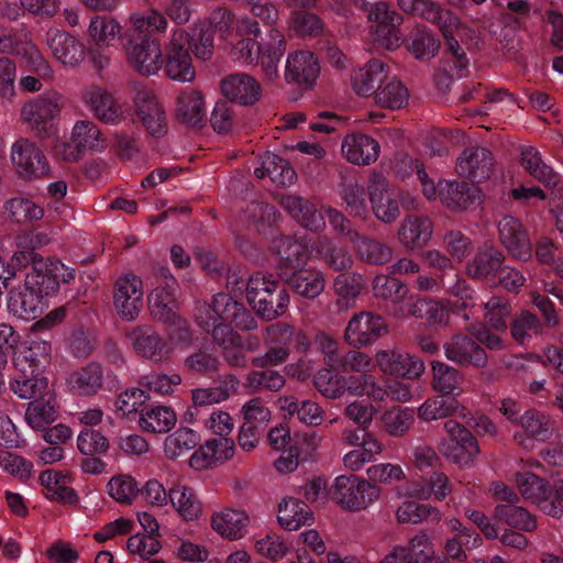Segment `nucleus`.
Instances as JSON below:
<instances>
[{
  "mask_svg": "<svg viewBox=\"0 0 563 563\" xmlns=\"http://www.w3.org/2000/svg\"><path fill=\"white\" fill-rule=\"evenodd\" d=\"M368 190L374 216L382 222H394L399 217V194L384 179L372 180Z\"/></svg>",
  "mask_w": 563,
  "mask_h": 563,
  "instance_id": "2f4dec72",
  "label": "nucleus"
},
{
  "mask_svg": "<svg viewBox=\"0 0 563 563\" xmlns=\"http://www.w3.org/2000/svg\"><path fill=\"white\" fill-rule=\"evenodd\" d=\"M14 55L19 56L22 59L23 66L33 71L36 76L45 80L53 79L54 71L48 60L40 49L26 38L15 48Z\"/></svg>",
  "mask_w": 563,
  "mask_h": 563,
  "instance_id": "680f3d73",
  "label": "nucleus"
},
{
  "mask_svg": "<svg viewBox=\"0 0 563 563\" xmlns=\"http://www.w3.org/2000/svg\"><path fill=\"white\" fill-rule=\"evenodd\" d=\"M444 429L449 438L439 445L441 454L462 468L473 466L479 454V446L472 433L454 420L445 421Z\"/></svg>",
  "mask_w": 563,
  "mask_h": 563,
  "instance_id": "9d476101",
  "label": "nucleus"
},
{
  "mask_svg": "<svg viewBox=\"0 0 563 563\" xmlns=\"http://www.w3.org/2000/svg\"><path fill=\"white\" fill-rule=\"evenodd\" d=\"M274 249L289 265L299 264L316 254L313 243L309 245L305 239L299 238L280 236L274 241Z\"/></svg>",
  "mask_w": 563,
  "mask_h": 563,
  "instance_id": "6e6d98bb",
  "label": "nucleus"
},
{
  "mask_svg": "<svg viewBox=\"0 0 563 563\" xmlns=\"http://www.w3.org/2000/svg\"><path fill=\"white\" fill-rule=\"evenodd\" d=\"M287 283L298 295L308 299L318 297L325 286L323 273L312 267L294 272Z\"/></svg>",
  "mask_w": 563,
  "mask_h": 563,
  "instance_id": "de8ad7c7",
  "label": "nucleus"
},
{
  "mask_svg": "<svg viewBox=\"0 0 563 563\" xmlns=\"http://www.w3.org/2000/svg\"><path fill=\"white\" fill-rule=\"evenodd\" d=\"M444 353L448 360L460 365H474L482 367L487 362L484 350L470 338L456 334L444 345Z\"/></svg>",
  "mask_w": 563,
  "mask_h": 563,
  "instance_id": "c9c22d12",
  "label": "nucleus"
},
{
  "mask_svg": "<svg viewBox=\"0 0 563 563\" xmlns=\"http://www.w3.org/2000/svg\"><path fill=\"white\" fill-rule=\"evenodd\" d=\"M169 504L177 516L186 522L198 521L203 515V504L192 487L178 484L168 489Z\"/></svg>",
  "mask_w": 563,
  "mask_h": 563,
  "instance_id": "f704fd0d",
  "label": "nucleus"
},
{
  "mask_svg": "<svg viewBox=\"0 0 563 563\" xmlns=\"http://www.w3.org/2000/svg\"><path fill=\"white\" fill-rule=\"evenodd\" d=\"M189 35L181 29H175L170 33L166 44V57L164 59L167 76L180 82H190L196 77L191 55L187 48Z\"/></svg>",
  "mask_w": 563,
  "mask_h": 563,
  "instance_id": "9b49d317",
  "label": "nucleus"
},
{
  "mask_svg": "<svg viewBox=\"0 0 563 563\" xmlns=\"http://www.w3.org/2000/svg\"><path fill=\"white\" fill-rule=\"evenodd\" d=\"M177 422L175 410L167 406H151L140 412L139 426L148 433H167Z\"/></svg>",
  "mask_w": 563,
  "mask_h": 563,
  "instance_id": "a18cd8bd",
  "label": "nucleus"
},
{
  "mask_svg": "<svg viewBox=\"0 0 563 563\" xmlns=\"http://www.w3.org/2000/svg\"><path fill=\"white\" fill-rule=\"evenodd\" d=\"M58 418V407L53 398L35 399L27 405L25 421L34 430H45Z\"/></svg>",
  "mask_w": 563,
  "mask_h": 563,
  "instance_id": "bf43d9fd",
  "label": "nucleus"
},
{
  "mask_svg": "<svg viewBox=\"0 0 563 563\" xmlns=\"http://www.w3.org/2000/svg\"><path fill=\"white\" fill-rule=\"evenodd\" d=\"M329 493L341 508L361 511L379 498L380 489L355 475H340L334 478Z\"/></svg>",
  "mask_w": 563,
  "mask_h": 563,
  "instance_id": "6e6552de",
  "label": "nucleus"
},
{
  "mask_svg": "<svg viewBox=\"0 0 563 563\" xmlns=\"http://www.w3.org/2000/svg\"><path fill=\"white\" fill-rule=\"evenodd\" d=\"M342 153L353 164L368 165L377 159L379 144L369 136L351 134L342 142Z\"/></svg>",
  "mask_w": 563,
  "mask_h": 563,
  "instance_id": "37998d69",
  "label": "nucleus"
},
{
  "mask_svg": "<svg viewBox=\"0 0 563 563\" xmlns=\"http://www.w3.org/2000/svg\"><path fill=\"white\" fill-rule=\"evenodd\" d=\"M439 198L442 205L452 211H464L481 202V191L477 187L463 181H439Z\"/></svg>",
  "mask_w": 563,
  "mask_h": 563,
  "instance_id": "7c9ffc66",
  "label": "nucleus"
},
{
  "mask_svg": "<svg viewBox=\"0 0 563 563\" xmlns=\"http://www.w3.org/2000/svg\"><path fill=\"white\" fill-rule=\"evenodd\" d=\"M13 265L31 264L24 283L12 288L7 296V309L13 317L36 320L48 308V297L60 283L75 278V271L58 260L43 258L33 251H18L12 255Z\"/></svg>",
  "mask_w": 563,
  "mask_h": 563,
  "instance_id": "f257e3e1",
  "label": "nucleus"
},
{
  "mask_svg": "<svg viewBox=\"0 0 563 563\" xmlns=\"http://www.w3.org/2000/svg\"><path fill=\"white\" fill-rule=\"evenodd\" d=\"M376 363L383 374L407 379H418L426 371L420 357L398 347L377 351Z\"/></svg>",
  "mask_w": 563,
  "mask_h": 563,
  "instance_id": "a211bd4d",
  "label": "nucleus"
},
{
  "mask_svg": "<svg viewBox=\"0 0 563 563\" xmlns=\"http://www.w3.org/2000/svg\"><path fill=\"white\" fill-rule=\"evenodd\" d=\"M398 5L404 12L438 25L449 51L456 59L459 71L466 68L468 62L460 41L477 40L479 35L474 27L463 22L453 11L430 0H398Z\"/></svg>",
  "mask_w": 563,
  "mask_h": 563,
  "instance_id": "7ed1b4c3",
  "label": "nucleus"
},
{
  "mask_svg": "<svg viewBox=\"0 0 563 563\" xmlns=\"http://www.w3.org/2000/svg\"><path fill=\"white\" fill-rule=\"evenodd\" d=\"M177 282L168 268L159 267L153 274L152 289L148 294V309L158 321L176 323L178 320L175 298Z\"/></svg>",
  "mask_w": 563,
  "mask_h": 563,
  "instance_id": "1a4fd4ad",
  "label": "nucleus"
},
{
  "mask_svg": "<svg viewBox=\"0 0 563 563\" xmlns=\"http://www.w3.org/2000/svg\"><path fill=\"white\" fill-rule=\"evenodd\" d=\"M80 101L103 123L118 124L122 119L121 104L111 92L100 86H85L80 91Z\"/></svg>",
  "mask_w": 563,
  "mask_h": 563,
  "instance_id": "412c9836",
  "label": "nucleus"
},
{
  "mask_svg": "<svg viewBox=\"0 0 563 563\" xmlns=\"http://www.w3.org/2000/svg\"><path fill=\"white\" fill-rule=\"evenodd\" d=\"M368 19L374 24L372 26L373 41L386 49H395L400 45V35L397 26L402 18L397 12L389 9L385 2H377L368 10Z\"/></svg>",
  "mask_w": 563,
  "mask_h": 563,
  "instance_id": "f3484780",
  "label": "nucleus"
},
{
  "mask_svg": "<svg viewBox=\"0 0 563 563\" xmlns=\"http://www.w3.org/2000/svg\"><path fill=\"white\" fill-rule=\"evenodd\" d=\"M499 239L509 254L519 261H528L532 255L530 241L520 222L511 217H504L498 223Z\"/></svg>",
  "mask_w": 563,
  "mask_h": 563,
  "instance_id": "473e14b6",
  "label": "nucleus"
},
{
  "mask_svg": "<svg viewBox=\"0 0 563 563\" xmlns=\"http://www.w3.org/2000/svg\"><path fill=\"white\" fill-rule=\"evenodd\" d=\"M106 146L101 131L89 120L77 121L71 130L69 142L55 146V154L65 161L78 159L85 151L101 150Z\"/></svg>",
  "mask_w": 563,
  "mask_h": 563,
  "instance_id": "ddd939ff",
  "label": "nucleus"
},
{
  "mask_svg": "<svg viewBox=\"0 0 563 563\" xmlns=\"http://www.w3.org/2000/svg\"><path fill=\"white\" fill-rule=\"evenodd\" d=\"M490 153L484 147L467 148L456 162V173L466 178L483 180L492 172Z\"/></svg>",
  "mask_w": 563,
  "mask_h": 563,
  "instance_id": "58836bf2",
  "label": "nucleus"
},
{
  "mask_svg": "<svg viewBox=\"0 0 563 563\" xmlns=\"http://www.w3.org/2000/svg\"><path fill=\"white\" fill-rule=\"evenodd\" d=\"M103 384V371L97 363L74 371L66 379L68 390L79 396L96 395Z\"/></svg>",
  "mask_w": 563,
  "mask_h": 563,
  "instance_id": "79ce46f5",
  "label": "nucleus"
},
{
  "mask_svg": "<svg viewBox=\"0 0 563 563\" xmlns=\"http://www.w3.org/2000/svg\"><path fill=\"white\" fill-rule=\"evenodd\" d=\"M432 223L428 218L409 217L399 230V241L408 249L422 247L432 235Z\"/></svg>",
  "mask_w": 563,
  "mask_h": 563,
  "instance_id": "3c124183",
  "label": "nucleus"
},
{
  "mask_svg": "<svg viewBox=\"0 0 563 563\" xmlns=\"http://www.w3.org/2000/svg\"><path fill=\"white\" fill-rule=\"evenodd\" d=\"M319 73V64L311 52L299 51L288 55L285 71L288 81L311 87Z\"/></svg>",
  "mask_w": 563,
  "mask_h": 563,
  "instance_id": "e433bc0d",
  "label": "nucleus"
},
{
  "mask_svg": "<svg viewBox=\"0 0 563 563\" xmlns=\"http://www.w3.org/2000/svg\"><path fill=\"white\" fill-rule=\"evenodd\" d=\"M205 27L211 32H219L220 37L225 42L228 36L235 33L236 35L260 36L261 27L258 23L247 16L235 18L231 12L223 8L213 10Z\"/></svg>",
  "mask_w": 563,
  "mask_h": 563,
  "instance_id": "393cba45",
  "label": "nucleus"
},
{
  "mask_svg": "<svg viewBox=\"0 0 563 563\" xmlns=\"http://www.w3.org/2000/svg\"><path fill=\"white\" fill-rule=\"evenodd\" d=\"M514 482L522 497L534 504L544 515L561 518L563 516V481L549 485L543 478L530 472L515 474Z\"/></svg>",
  "mask_w": 563,
  "mask_h": 563,
  "instance_id": "423d86ee",
  "label": "nucleus"
},
{
  "mask_svg": "<svg viewBox=\"0 0 563 563\" xmlns=\"http://www.w3.org/2000/svg\"><path fill=\"white\" fill-rule=\"evenodd\" d=\"M433 556L430 537L420 532L407 543L390 547L377 563H432Z\"/></svg>",
  "mask_w": 563,
  "mask_h": 563,
  "instance_id": "4be33fe9",
  "label": "nucleus"
},
{
  "mask_svg": "<svg viewBox=\"0 0 563 563\" xmlns=\"http://www.w3.org/2000/svg\"><path fill=\"white\" fill-rule=\"evenodd\" d=\"M254 175L257 178L268 176L277 186L291 185L296 179V173L290 164L274 153L261 156L260 166L255 167Z\"/></svg>",
  "mask_w": 563,
  "mask_h": 563,
  "instance_id": "c03bdc74",
  "label": "nucleus"
},
{
  "mask_svg": "<svg viewBox=\"0 0 563 563\" xmlns=\"http://www.w3.org/2000/svg\"><path fill=\"white\" fill-rule=\"evenodd\" d=\"M280 205L300 225L310 231H319L325 225L323 216L316 206L300 197L285 195L280 198Z\"/></svg>",
  "mask_w": 563,
  "mask_h": 563,
  "instance_id": "a19ab883",
  "label": "nucleus"
},
{
  "mask_svg": "<svg viewBox=\"0 0 563 563\" xmlns=\"http://www.w3.org/2000/svg\"><path fill=\"white\" fill-rule=\"evenodd\" d=\"M107 493L117 503L131 505L140 494V486L130 474H119L109 479Z\"/></svg>",
  "mask_w": 563,
  "mask_h": 563,
  "instance_id": "774afa93",
  "label": "nucleus"
},
{
  "mask_svg": "<svg viewBox=\"0 0 563 563\" xmlns=\"http://www.w3.org/2000/svg\"><path fill=\"white\" fill-rule=\"evenodd\" d=\"M224 49L236 64L251 66L260 63L265 78L269 81L278 76L282 57L286 51L284 34L277 29H271L262 44L255 40L241 38L235 44L225 41Z\"/></svg>",
  "mask_w": 563,
  "mask_h": 563,
  "instance_id": "20e7f679",
  "label": "nucleus"
},
{
  "mask_svg": "<svg viewBox=\"0 0 563 563\" xmlns=\"http://www.w3.org/2000/svg\"><path fill=\"white\" fill-rule=\"evenodd\" d=\"M277 521L285 530L296 531L303 526H311L314 522V516L302 500L285 497L278 505Z\"/></svg>",
  "mask_w": 563,
  "mask_h": 563,
  "instance_id": "4c0bfd02",
  "label": "nucleus"
},
{
  "mask_svg": "<svg viewBox=\"0 0 563 563\" xmlns=\"http://www.w3.org/2000/svg\"><path fill=\"white\" fill-rule=\"evenodd\" d=\"M134 351L154 364L169 363L177 353L186 351L191 342V334L184 322L177 327L166 339L162 338L152 327L139 325L128 333Z\"/></svg>",
  "mask_w": 563,
  "mask_h": 563,
  "instance_id": "39448f33",
  "label": "nucleus"
},
{
  "mask_svg": "<svg viewBox=\"0 0 563 563\" xmlns=\"http://www.w3.org/2000/svg\"><path fill=\"white\" fill-rule=\"evenodd\" d=\"M313 251H316L314 257L323 260L328 266L336 271L350 268L353 262L345 249L325 238L313 242Z\"/></svg>",
  "mask_w": 563,
  "mask_h": 563,
  "instance_id": "e2e57ef3",
  "label": "nucleus"
},
{
  "mask_svg": "<svg viewBox=\"0 0 563 563\" xmlns=\"http://www.w3.org/2000/svg\"><path fill=\"white\" fill-rule=\"evenodd\" d=\"M122 26L118 20L108 15H93L87 27V37L89 44L103 51L113 45L121 36Z\"/></svg>",
  "mask_w": 563,
  "mask_h": 563,
  "instance_id": "ea45409f",
  "label": "nucleus"
},
{
  "mask_svg": "<svg viewBox=\"0 0 563 563\" xmlns=\"http://www.w3.org/2000/svg\"><path fill=\"white\" fill-rule=\"evenodd\" d=\"M143 283L139 276L126 274L118 278L113 292L117 313L123 320H135L143 306Z\"/></svg>",
  "mask_w": 563,
  "mask_h": 563,
  "instance_id": "6ab92c4d",
  "label": "nucleus"
},
{
  "mask_svg": "<svg viewBox=\"0 0 563 563\" xmlns=\"http://www.w3.org/2000/svg\"><path fill=\"white\" fill-rule=\"evenodd\" d=\"M522 429L514 434L516 442L525 449H532L534 441L543 442L551 437V421L540 411L529 409L518 419Z\"/></svg>",
  "mask_w": 563,
  "mask_h": 563,
  "instance_id": "c85d7f7f",
  "label": "nucleus"
},
{
  "mask_svg": "<svg viewBox=\"0 0 563 563\" xmlns=\"http://www.w3.org/2000/svg\"><path fill=\"white\" fill-rule=\"evenodd\" d=\"M129 21L135 33L143 34L145 36L165 32L168 24L164 14L155 9L133 12L129 18Z\"/></svg>",
  "mask_w": 563,
  "mask_h": 563,
  "instance_id": "338daca9",
  "label": "nucleus"
},
{
  "mask_svg": "<svg viewBox=\"0 0 563 563\" xmlns=\"http://www.w3.org/2000/svg\"><path fill=\"white\" fill-rule=\"evenodd\" d=\"M200 441L197 431L190 428H178L166 437L164 441V454L169 460H176L196 448Z\"/></svg>",
  "mask_w": 563,
  "mask_h": 563,
  "instance_id": "0e129e2a",
  "label": "nucleus"
},
{
  "mask_svg": "<svg viewBox=\"0 0 563 563\" xmlns=\"http://www.w3.org/2000/svg\"><path fill=\"white\" fill-rule=\"evenodd\" d=\"M235 454V443L231 438L211 439L197 449L189 459L194 470H208L230 461Z\"/></svg>",
  "mask_w": 563,
  "mask_h": 563,
  "instance_id": "bb28decb",
  "label": "nucleus"
},
{
  "mask_svg": "<svg viewBox=\"0 0 563 563\" xmlns=\"http://www.w3.org/2000/svg\"><path fill=\"white\" fill-rule=\"evenodd\" d=\"M460 410L465 411V407L457 400L432 396L418 407L417 413L420 420L431 422L459 413Z\"/></svg>",
  "mask_w": 563,
  "mask_h": 563,
  "instance_id": "5fc2aeb1",
  "label": "nucleus"
},
{
  "mask_svg": "<svg viewBox=\"0 0 563 563\" xmlns=\"http://www.w3.org/2000/svg\"><path fill=\"white\" fill-rule=\"evenodd\" d=\"M432 389L441 395L460 396L463 393L462 374L443 362H432Z\"/></svg>",
  "mask_w": 563,
  "mask_h": 563,
  "instance_id": "8fccbe9b",
  "label": "nucleus"
},
{
  "mask_svg": "<svg viewBox=\"0 0 563 563\" xmlns=\"http://www.w3.org/2000/svg\"><path fill=\"white\" fill-rule=\"evenodd\" d=\"M504 261L503 253L494 246L479 247L466 265V273L473 278L487 279L498 272Z\"/></svg>",
  "mask_w": 563,
  "mask_h": 563,
  "instance_id": "49530a36",
  "label": "nucleus"
},
{
  "mask_svg": "<svg viewBox=\"0 0 563 563\" xmlns=\"http://www.w3.org/2000/svg\"><path fill=\"white\" fill-rule=\"evenodd\" d=\"M380 421L388 435L400 438L411 429L415 412L408 407L394 406L382 413Z\"/></svg>",
  "mask_w": 563,
  "mask_h": 563,
  "instance_id": "052dcab7",
  "label": "nucleus"
},
{
  "mask_svg": "<svg viewBox=\"0 0 563 563\" xmlns=\"http://www.w3.org/2000/svg\"><path fill=\"white\" fill-rule=\"evenodd\" d=\"M10 161L16 175L26 180L43 178L49 174L44 153L27 139H19L11 145Z\"/></svg>",
  "mask_w": 563,
  "mask_h": 563,
  "instance_id": "f8f14e48",
  "label": "nucleus"
},
{
  "mask_svg": "<svg viewBox=\"0 0 563 563\" xmlns=\"http://www.w3.org/2000/svg\"><path fill=\"white\" fill-rule=\"evenodd\" d=\"M197 323L211 332L213 340L222 347L223 356L234 366L246 363L245 352L255 350L258 342L251 336L243 339L229 324L244 330L256 328L250 312L228 294H217L212 305H201L196 310Z\"/></svg>",
  "mask_w": 563,
  "mask_h": 563,
  "instance_id": "f03ea898",
  "label": "nucleus"
},
{
  "mask_svg": "<svg viewBox=\"0 0 563 563\" xmlns=\"http://www.w3.org/2000/svg\"><path fill=\"white\" fill-rule=\"evenodd\" d=\"M388 79V67L378 59H372L351 74V88L360 97H371Z\"/></svg>",
  "mask_w": 563,
  "mask_h": 563,
  "instance_id": "cd10ccee",
  "label": "nucleus"
},
{
  "mask_svg": "<svg viewBox=\"0 0 563 563\" xmlns=\"http://www.w3.org/2000/svg\"><path fill=\"white\" fill-rule=\"evenodd\" d=\"M521 166L536 179L547 187H554L559 183V176L550 166L543 163L541 155L533 146H525L520 153Z\"/></svg>",
  "mask_w": 563,
  "mask_h": 563,
  "instance_id": "4d7b16f0",
  "label": "nucleus"
},
{
  "mask_svg": "<svg viewBox=\"0 0 563 563\" xmlns=\"http://www.w3.org/2000/svg\"><path fill=\"white\" fill-rule=\"evenodd\" d=\"M71 476L68 472H59L55 470H46L40 474V483L47 488L48 498L52 500H60L66 503H76L77 495L73 488L68 486Z\"/></svg>",
  "mask_w": 563,
  "mask_h": 563,
  "instance_id": "864d4df0",
  "label": "nucleus"
},
{
  "mask_svg": "<svg viewBox=\"0 0 563 563\" xmlns=\"http://www.w3.org/2000/svg\"><path fill=\"white\" fill-rule=\"evenodd\" d=\"M46 44L54 58L66 67H75L85 58L82 43L69 33L49 30L46 35Z\"/></svg>",
  "mask_w": 563,
  "mask_h": 563,
  "instance_id": "c756f323",
  "label": "nucleus"
},
{
  "mask_svg": "<svg viewBox=\"0 0 563 563\" xmlns=\"http://www.w3.org/2000/svg\"><path fill=\"white\" fill-rule=\"evenodd\" d=\"M220 87L227 99L241 106H253L262 97L261 84L253 76L245 73L225 76L221 80Z\"/></svg>",
  "mask_w": 563,
  "mask_h": 563,
  "instance_id": "a878e982",
  "label": "nucleus"
},
{
  "mask_svg": "<svg viewBox=\"0 0 563 563\" xmlns=\"http://www.w3.org/2000/svg\"><path fill=\"white\" fill-rule=\"evenodd\" d=\"M133 104L137 118L152 136L165 135L167 132L166 113L152 89L135 86Z\"/></svg>",
  "mask_w": 563,
  "mask_h": 563,
  "instance_id": "dca6fc26",
  "label": "nucleus"
},
{
  "mask_svg": "<svg viewBox=\"0 0 563 563\" xmlns=\"http://www.w3.org/2000/svg\"><path fill=\"white\" fill-rule=\"evenodd\" d=\"M52 345L42 339L21 341L13 355L15 367L24 374L41 373L51 362Z\"/></svg>",
  "mask_w": 563,
  "mask_h": 563,
  "instance_id": "5701e85b",
  "label": "nucleus"
},
{
  "mask_svg": "<svg viewBox=\"0 0 563 563\" xmlns=\"http://www.w3.org/2000/svg\"><path fill=\"white\" fill-rule=\"evenodd\" d=\"M238 385V379L234 376H229L219 386L195 388L191 390L192 405L195 407H205L224 402L232 393L236 391Z\"/></svg>",
  "mask_w": 563,
  "mask_h": 563,
  "instance_id": "13d9d810",
  "label": "nucleus"
},
{
  "mask_svg": "<svg viewBox=\"0 0 563 563\" xmlns=\"http://www.w3.org/2000/svg\"><path fill=\"white\" fill-rule=\"evenodd\" d=\"M63 98L57 92L42 93L27 100L21 108V121L34 132H43L62 110Z\"/></svg>",
  "mask_w": 563,
  "mask_h": 563,
  "instance_id": "2eb2a0df",
  "label": "nucleus"
},
{
  "mask_svg": "<svg viewBox=\"0 0 563 563\" xmlns=\"http://www.w3.org/2000/svg\"><path fill=\"white\" fill-rule=\"evenodd\" d=\"M384 450L382 442L371 432H364V443L345 453L342 462L345 468L360 471L365 464L374 461Z\"/></svg>",
  "mask_w": 563,
  "mask_h": 563,
  "instance_id": "603ef678",
  "label": "nucleus"
},
{
  "mask_svg": "<svg viewBox=\"0 0 563 563\" xmlns=\"http://www.w3.org/2000/svg\"><path fill=\"white\" fill-rule=\"evenodd\" d=\"M250 522L251 518L247 511L238 508L223 507L210 516L211 529L228 541L243 539L249 531Z\"/></svg>",
  "mask_w": 563,
  "mask_h": 563,
  "instance_id": "b1692460",
  "label": "nucleus"
},
{
  "mask_svg": "<svg viewBox=\"0 0 563 563\" xmlns=\"http://www.w3.org/2000/svg\"><path fill=\"white\" fill-rule=\"evenodd\" d=\"M278 283L272 276L256 273L249 278L246 297L256 311L267 320L283 314L289 305V296L285 289L276 292Z\"/></svg>",
  "mask_w": 563,
  "mask_h": 563,
  "instance_id": "0eeeda50",
  "label": "nucleus"
},
{
  "mask_svg": "<svg viewBox=\"0 0 563 563\" xmlns=\"http://www.w3.org/2000/svg\"><path fill=\"white\" fill-rule=\"evenodd\" d=\"M125 54L131 67L143 76H154L164 66L161 44L151 36L130 38L125 44Z\"/></svg>",
  "mask_w": 563,
  "mask_h": 563,
  "instance_id": "4468645a",
  "label": "nucleus"
},
{
  "mask_svg": "<svg viewBox=\"0 0 563 563\" xmlns=\"http://www.w3.org/2000/svg\"><path fill=\"white\" fill-rule=\"evenodd\" d=\"M266 332L269 346L263 356L254 358L253 363L256 366H276L289 356L292 329L287 324H273Z\"/></svg>",
  "mask_w": 563,
  "mask_h": 563,
  "instance_id": "72a5a7b5",
  "label": "nucleus"
},
{
  "mask_svg": "<svg viewBox=\"0 0 563 563\" xmlns=\"http://www.w3.org/2000/svg\"><path fill=\"white\" fill-rule=\"evenodd\" d=\"M353 397L367 396L372 400H380L385 395L383 385L372 374L349 375L344 378V395Z\"/></svg>",
  "mask_w": 563,
  "mask_h": 563,
  "instance_id": "69168bd1",
  "label": "nucleus"
},
{
  "mask_svg": "<svg viewBox=\"0 0 563 563\" xmlns=\"http://www.w3.org/2000/svg\"><path fill=\"white\" fill-rule=\"evenodd\" d=\"M387 333L382 317L372 312L354 314L344 330V341L353 347L368 346Z\"/></svg>",
  "mask_w": 563,
  "mask_h": 563,
  "instance_id": "aec40b11",
  "label": "nucleus"
},
{
  "mask_svg": "<svg viewBox=\"0 0 563 563\" xmlns=\"http://www.w3.org/2000/svg\"><path fill=\"white\" fill-rule=\"evenodd\" d=\"M206 104L200 91L186 88L181 90L176 102V114L191 125L200 124L206 118Z\"/></svg>",
  "mask_w": 563,
  "mask_h": 563,
  "instance_id": "09e8293b",
  "label": "nucleus"
}]
</instances>
